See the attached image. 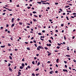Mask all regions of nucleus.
<instances>
[{
    "label": "nucleus",
    "instance_id": "nucleus-1",
    "mask_svg": "<svg viewBox=\"0 0 76 76\" xmlns=\"http://www.w3.org/2000/svg\"><path fill=\"white\" fill-rule=\"evenodd\" d=\"M40 49H44V48H43L42 46H39L37 48V50H38V51H40Z\"/></svg>",
    "mask_w": 76,
    "mask_h": 76
},
{
    "label": "nucleus",
    "instance_id": "nucleus-2",
    "mask_svg": "<svg viewBox=\"0 0 76 76\" xmlns=\"http://www.w3.org/2000/svg\"><path fill=\"white\" fill-rule=\"evenodd\" d=\"M44 36H41L40 37V39H41L42 40V41H44V39H42V38H44Z\"/></svg>",
    "mask_w": 76,
    "mask_h": 76
},
{
    "label": "nucleus",
    "instance_id": "nucleus-3",
    "mask_svg": "<svg viewBox=\"0 0 76 76\" xmlns=\"http://www.w3.org/2000/svg\"><path fill=\"white\" fill-rule=\"evenodd\" d=\"M42 4H48L49 5H50V4L48 3H42Z\"/></svg>",
    "mask_w": 76,
    "mask_h": 76
},
{
    "label": "nucleus",
    "instance_id": "nucleus-4",
    "mask_svg": "<svg viewBox=\"0 0 76 76\" xmlns=\"http://www.w3.org/2000/svg\"><path fill=\"white\" fill-rule=\"evenodd\" d=\"M47 53H48V56H50L52 54L51 53H50V52H49L48 51H47Z\"/></svg>",
    "mask_w": 76,
    "mask_h": 76
},
{
    "label": "nucleus",
    "instance_id": "nucleus-5",
    "mask_svg": "<svg viewBox=\"0 0 76 76\" xmlns=\"http://www.w3.org/2000/svg\"><path fill=\"white\" fill-rule=\"evenodd\" d=\"M14 20H15V19L14 18H13L12 19V23H13L14 22Z\"/></svg>",
    "mask_w": 76,
    "mask_h": 76
},
{
    "label": "nucleus",
    "instance_id": "nucleus-6",
    "mask_svg": "<svg viewBox=\"0 0 76 76\" xmlns=\"http://www.w3.org/2000/svg\"><path fill=\"white\" fill-rule=\"evenodd\" d=\"M21 74V73H20V72L19 71L18 72V76H20V75Z\"/></svg>",
    "mask_w": 76,
    "mask_h": 76
},
{
    "label": "nucleus",
    "instance_id": "nucleus-7",
    "mask_svg": "<svg viewBox=\"0 0 76 76\" xmlns=\"http://www.w3.org/2000/svg\"><path fill=\"white\" fill-rule=\"evenodd\" d=\"M59 60V59H56V63H58Z\"/></svg>",
    "mask_w": 76,
    "mask_h": 76
},
{
    "label": "nucleus",
    "instance_id": "nucleus-8",
    "mask_svg": "<svg viewBox=\"0 0 76 76\" xmlns=\"http://www.w3.org/2000/svg\"><path fill=\"white\" fill-rule=\"evenodd\" d=\"M70 7V6L69 5H67L65 7V8H67L68 7Z\"/></svg>",
    "mask_w": 76,
    "mask_h": 76
},
{
    "label": "nucleus",
    "instance_id": "nucleus-9",
    "mask_svg": "<svg viewBox=\"0 0 76 76\" xmlns=\"http://www.w3.org/2000/svg\"><path fill=\"white\" fill-rule=\"evenodd\" d=\"M22 67H25V64H24L23 63H22Z\"/></svg>",
    "mask_w": 76,
    "mask_h": 76
},
{
    "label": "nucleus",
    "instance_id": "nucleus-10",
    "mask_svg": "<svg viewBox=\"0 0 76 76\" xmlns=\"http://www.w3.org/2000/svg\"><path fill=\"white\" fill-rule=\"evenodd\" d=\"M15 23L12 24V25L11 27H13L15 26Z\"/></svg>",
    "mask_w": 76,
    "mask_h": 76
},
{
    "label": "nucleus",
    "instance_id": "nucleus-11",
    "mask_svg": "<svg viewBox=\"0 0 76 76\" xmlns=\"http://www.w3.org/2000/svg\"><path fill=\"white\" fill-rule=\"evenodd\" d=\"M48 41H49V42H50V43H51V44H52V42H51V40H48Z\"/></svg>",
    "mask_w": 76,
    "mask_h": 76
},
{
    "label": "nucleus",
    "instance_id": "nucleus-12",
    "mask_svg": "<svg viewBox=\"0 0 76 76\" xmlns=\"http://www.w3.org/2000/svg\"><path fill=\"white\" fill-rule=\"evenodd\" d=\"M53 71H51V72H50V74H53Z\"/></svg>",
    "mask_w": 76,
    "mask_h": 76
},
{
    "label": "nucleus",
    "instance_id": "nucleus-13",
    "mask_svg": "<svg viewBox=\"0 0 76 76\" xmlns=\"http://www.w3.org/2000/svg\"><path fill=\"white\" fill-rule=\"evenodd\" d=\"M27 68H28V69H31V66H28L27 67Z\"/></svg>",
    "mask_w": 76,
    "mask_h": 76
},
{
    "label": "nucleus",
    "instance_id": "nucleus-14",
    "mask_svg": "<svg viewBox=\"0 0 76 76\" xmlns=\"http://www.w3.org/2000/svg\"><path fill=\"white\" fill-rule=\"evenodd\" d=\"M33 20L34 22H36V21H37V20H36V19H33Z\"/></svg>",
    "mask_w": 76,
    "mask_h": 76
},
{
    "label": "nucleus",
    "instance_id": "nucleus-15",
    "mask_svg": "<svg viewBox=\"0 0 76 76\" xmlns=\"http://www.w3.org/2000/svg\"><path fill=\"white\" fill-rule=\"evenodd\" d=\"M23 66H20V69H23Z\"/></svg>",
    "mask_w": 76,
    "mask_h": 76
},
{
    "label": "nucleus",
    "instance_id": "nucleus-16",
    "mask_svg": "<svg viewBox=\"0 0 76 76\" xmlns=\"http://www.w3.org/2000/svg\"><path fill=\"white\" fill-rule=\"evenodd\" d=\"M1 48H4V47H5V45H4V46H1Z\"/></svg>",
    "mask_w": 76,
    "mask_h": 76
},
{
    "label": "nucleus",
    "instance_id": "nucleus-17",
    "mask_svg": "<svg viewBox=\"0 0 76 76\" xmlns=\"http://www.w3.org/2000/svg\"><path fill=\"white\" fill-rule=\"evenodd\" d=\"M59 48H60V46H57L56 47L57 49H59Z\"/></svg>",
    "mask_w": 76,
    "mask_h": 76
},
{
    "label": "nucleus",
    "instance_id": "nucleus-18",
    "mask_svg": "<svg viewBox=\"0 0 76 76\" xmlns=\"http://www.w3.org/2000/svg\"><path fill=\"white\" fill-rule=\"evenodd\" d=\"M38 34L39 35H42V34L41 33H38Z\"/></svg>",
    "mask_w": 76,
    "mask_h": 76
},
{
    "label": "nucleus",
    "instance_id": "nucleus-19",
    "mask_svg": "<svg viewBox=\"0 0 76 76\" xmlns=\"http://www.w3.org/2000/svg\"><path fill=\"white\" fill-rule=\"evenodd\" d=\"M39 64H40V63L39 62L37 64V66H39Z\"/></svg>",
    "mask_w": 76,
    "mask_h": 76
},
{
    "label": "nucleus",
    "instance_id": "nucleus-20",
    "mask_svg": "<svg viewBox=\"0 0 76 76\" xmlns=\"http://www.w3.org/2000/svg\"><path fill=\"white\" fill-rule=\"evenodd\" d=\"M66 19L67 20H69V18H68V17L67 16H66Z\"/></svg>",
    "mask_w": 76,
    "mask_h": 76
},
{
    "label": "nucleus",
    "instance_id": "nucleus-21",
    "mask_svg": "<svg viewBox=\"0 0 76 76\" xmlns=\"http://www.w3.org/2000/svg\"><path fill=\"white\" fill-rule=\"evenodd\" d=\"M66 57H70V56L68 55H66Z\"/></svg>",
    "mask_w": 76,
    "mask_h": 76
},
{
    "label": "nucleus",
    "instance_id": "nucleus-22",
    "mask_svg": "<svg viewBox=\"0 0 76 76\" xmlns=\"http://www.w3.org/2000/svg\"><path fill=\"white\" fill-rule=\"evenodd\" d=\"M27 49L28 50H30V48H27Z\"/></svg>",
    "mask_w": 76,
    "mask_h": 76
},
{
    "label": "nucleus",
    "instance_id": "nucleus-23",
    "mask_svg": "<svg viewBox=\"0 0 76 76\" xmlns=\"http://www.w3.org/2000/svg\"><path fill=\"white\" fill-rule=\"evenodd\" d=\"M32 64H35V62H34V61H33L32 62Z\"/></svg>",
    "mask_w": 76,
    "mask_h": 76
},
{
    "label": "nucleus",
    "instance_id": "nucleus-24",
    "mask_svg": "<svg viewBox=\"0 0 76 76\" xmlns=\"http://www.w3.org/2000/svg\"><path fill=\"white\" fill-rule=\"evenodd\" d=\"M33 13H34V14H35V13H37V12H36L33 11Z\"/></svg>",
    "mask_w": 76,
    "mask_h": 76
},
{
    "label": "nucleus",
    "instance_id": "nucleus-25",
    "mask_svg": "<svg viewBox=\"0 0 76 76\" xmlns=\"http://www.w3.org/2000/svg\"><path fill=\"white\" fill-rule=\"evenodd\" d=\"M32 75L33 76H35V75L34 73H33L32 74Z\"/></svg>",
    "mask_w": 76,
    "mask_h": 76
},
{
    "label": "nucleus",
    "instance_id": "nucleus-26",
    "mask_svg": "<svg viewBox=\"0 0 76 76\" xmlns=\"http://www.w3.org/2000/svg\"><path fill=\"white\" fill-rule=\"evenodd\" d=\"M25 59V58H23L22 60V61H25V60H24Z\"/></svg>",
    "mask_w": 76,
    "mask_h": 76
},
{
    "label": "nucleus",
    "instance_id": "nucleus-27",
    "mask_svg": "<svg viewBox=\"0 0 76 76\" xmlns=\"http://www.w3.org/2000/svg\"><path fill=\"white\" fill-rule=\"evenodd\" d=\"M37 3L39 4H41V2H37Z\"/></svg>",
    "mask_w": 76,
    "mask_h": 76
},
{
    "label": "nucleus",
    "instance_id": "nucleus-28",
    "mask_svg": "<svg viewBox=\"0 0 76 76\" xmlns=\"http://www.w3.org/2000/svg\"><path fill=\"white\" fill-rule=\"evenodd\" d=\"M44 48L45 49V50H48V48L47 47H45Z\"/></svg>",
    "mask_w": 76,
    "mask_h": 76
},
{
    "label": "nucleus",
    "instance_id": "nucleus-29",
    "mask_svg": "<svg viewBox=\"0 0 76 76\" xmlns=\"http://www.w3.org/2000/svg\"><path fill=\"white\" fill-rule=\"evenodd\" d=\"M10 60H12V56H10Z\"/></svg>",
    "mask_w": 76,
    "mask_h": 76
},
{
    "label": "nucleus",
    "instance_id": "nucleus-30",
    "mask_svg": "<svg viewBox=\"0 0 76 76\" xmlns=\"http://www.w3.org/2000/svg\"><path fill=\"white\" fill-rule=\"evenodd\" d=\"M10 71L11 72H12L13 70H12V69L10 68Z\"/></svg>",
    "mask_w": 76,
    "mask_h": 76
},
{
    "label": "nucleus",
    "instance_id": "nucleus-31",
    "mask_svg": "<svg viewBox=\"0 0 76 76\" xmlns=\"http://www.w3.org/2000/svg\"><path fill=\"white\" fill-rule=\"evenodd\" d=\"M20 20V19L19 18L17 19V20H18V22H19V21Z\"/></svg>",
    "mask_w": 76,
    "mask_h": 76
},
{
    "label": "nucleus",
    "instance_id": "nucleus-32",
    "mask_svg": "<svg viewBox=\"0 0 76 76\" xmlns=\"http://www.w3.org/2000/svg\"><path fill=\"white\" fill-rule=\"evenodd\" d=\"M39 70V68H37L35 70V71H38Z\"/></svg>",
    "mask_w": 76,
    "mask_h": 76
},
{
    "label": "nucleus",
    "instance_id": "nucleus-33",
    "mask_svg": "<svg viewBox=\"0 0 76 76\" xmlns=\"http://www.w3.org/2000/svg\"><path fill=\"white\" fill-rule=\"evenodd\" d=\"M34 16H35L36 18H37L38 17V16L37 15H34Z\"/></svg>",
    "mask_w": 76,
    "mask_h": 76
},
{
    "label": "nucleus",
    "instance_id": "nucleus-34",
    "mask_svg": "<svg viewBox=\"0 0 76 76\" xmlns=\"http://www.w3.org/2000/svg\"><path fill=\"white\" fill-rule=\"evenodd\" d=\"M34 45L36 47H37V44H34Z\"/></svg>",
    "mask_w": 76,
    "mask_h": 76
},
{
    "label": "nucleus",
    "instance_id": "nucleus-35",
    "mask_svg": "<svg viewBox=\"0 0 76 76\" xmlns=\"http://www.w3.org/2000/svg\"><path fill=\"white\" fill-rule=\"evenodd\" d=\"M57 44L58 45V46H60V45H61V44H60L59 43H58Z\"/></svg>",
    "mask_w": 76,
    "mask_h": 76
},
{
    "label": "nucleus",
    "instance_id": "nucleus-36",
    "mask_svg": "<svg viewBox=\"0 0 76 76\" xmlns=\"http://www.w3.org/2000/svg\"><path fill=\"white\" fill-rule=\"evenodd\" d=\"M64 39H65H65H66V36H64Z\"/></svg>",
    "mask_w": 76,
    "mask_h": 76
},
{
    "label": "nucleus",
    "instance_id": "nucleus-37",
    "mask_svg": "<svg viewBox=\"0 0 76 76\" xmlns=\"http://www.w3.org/2000/svg\"><path fill=\"white\" fill-rule=\"evenodd\" d=\"M55 4L56 5H57V4H58V3H55Z\"/></svg>",
    "mask_w": 76,
    "mask_h": 76
},
{
    "label": "nucleus",
    "instance_id": "nucleus-38",
    "mask_svg": "<svg viewBox=\"0 0 76 76\" xmlns=\"http://www.w3.org/2000/svg\"><path fill=\"white\" fill-rule=\"evenodd\" d=\"M65 68H67V65H65Z\"/></svg>",
    "mask_w": 76,
    "mask_h": 76
},
{
    "label": "nucleus",
    "instance_id": "nucleus-39",
    "mask_svg": "<svg viewBox=\"0 0 76 76\" xmlns=\"http://www.w3.org/2000/svg\"><path fill=\"white\" fill-rule=\"evenodd\" d=\"M66 69H63V71H64V72H66Z\"/></svg>",
    "mask_w": 76,
    "mask_h": 76
},
{
    "label": "nucleus",
    "instance_id": "nucleus-40",
    "mask_svg": "<svg viewBox=\"0 0 76 76\" xmlns=\"http://www.w3.org/2000/svg\"><path fill=\"white\" fill-rule=\"evenodd\" d=\"M31 7H28L27 9H30V8H31Z\"/></svg>",
    "mask_w": 76,
    "mask_h": 76
},
{
    "label": "nucleus",
    "instance_id": "nucleus-41",
    "mask_svg": "<svg viewBox=\"0 0 76 76\" xmlns=\"http://www.w3.org/2000/svg\"><path fill=\"white\" fill-rule=\"evenodd\" d=\"M33 42L34 43H36L37 42H36V41L35 40H34Z\"/></svg>",
    "mask_w": 76,
    "mask_h": 76
},
{
    "label": "nucleus",
    "instance_id": "nucleus-42",
    "mask_svg": "<svg viewBox=\"0 0 76 76\" xmlns=\"http://www.w3.org/2000/svg\"><path fill=\"white\" fill-rule=\"evenodd\" d=\"M55 73H58V71H56L55 72Z\"/></svg>",
    "mask_w": 76,
    "mask_h": 76
},
{
    "label": "nucleus",
    "instance_id": "nucleus-43",
    "mask_svg": "<svg viewBox=\"0 0 76 76\" xmlns=\"http://www.w3.org/2000/svg\"><path fill=\"white\" fill-rule=\"evenodd\" d=\"M59 10H60V11H61V12H63V10L61 9H60Z\"/></svg>",
    "mask_w": 76,
    "mask_h": 76
},
{
    "label": "nucleus",
    "instance_id": "nucleus-44",
    "mask_svg": "<svg viewBox=\"0 0 76 76\" xmlns=\"http://www.w3.org/2000/svg\"><path fill=\"white\" fill-rule=\"evenodd\" d=\"M37 58L36 57H35L34 58V60H36V59H37Z\"/></svg>",
    "mask_w": 76,
    "mask_h": 76
},
{
    "label": "nucleus",
    "instance_id": "nucleus-45",
    "mask_svg": "<svg viewBox=\"0 0 76 76\" xmlns=\"http://www.w3.org/2000/svg\"><path fill=\"white\" fill-rule=\"evenodd\" d=\"M64 26V24H62L61 25V26Z\"/></svg>",
    "mask_w": 76,
    "mask_h": 76
},
{
    "label": "nucleus",
    "instance_id": "nucleus-46",
    "mask_svg": "<svg viewBox=\"0 0 76 76\" xmlns=\"http://www.w3.org/2000/svg\"><path fill=\"white\" fill-rule=\"evenodd\" d=\"M50 38L51 39H52L53 40V37H50Z\"/></svg>",
    "mask_w": 76,
    "mask_h": 76
},
{
    "label": "nucleus",
    "instance_id": "nucleus-47",
    "mask_svg": "<svg viewBox=\"0 0 76 76\" xmlns=\"http://www.w3.org/2000/svg\"><path fill=\"white\" fill-rule=\"evenodd\" d=\"M36 76H38L39 75V73H38H38L36 74Z\"/></svg>",
    "mask_w": 76,
    "mask_h": 76
},
{
    "label": "nucleus",
    "instance_id": "nucleus-48",
    "mask_svg": "<svg viewBox=\"0 0 76 76\" xmlns=\"http://www.w3.org/2000/svg\"><path fill=\"white\" fill-rule=\"evenodd\" d=\"M55 32H58V30H56L55 31Z\"/></svg>",
    "mask_w": 76,
    "mask_h": 76
},
{
    "label": "nucleus",
    "instance_id": "nucleus-49",
    "mask_svg": "<svg viewBox=\"0 0 76 76\" xmlns=\"http://www.w3.org/2000/svg\"><path fill=\"white\" fill-rule=\"evenodd\" d=\"M71 18H73V19H74V18H75V17H74L72 16H71Z\"/></svg>",
    "mask_w": 76,
    "mask_h": 76
},
{
    "label": "nucleus",
    "instance_id": "nucleus-50",
    "mask_svg": "<svg viewBox=\"0 0 76 76\" xmlns=\"http://www.w3.org/2000/svg\"><path fill=\"white\" fill-rule=\"evenodd\" d=\"M31 31H34V29H33V28H31Z\"/></svg>",
    "mask_w": 76,
    "mask_h": 76
},
{
    "label": "nucleus",
    "instance_id": "nucleus-51",
    "mask_svg": "<svg viewBox=\"0 0 76 76\" xmlns=\"http://www.w3.org/2000/svg\"><path fill=\"white\" fill-rule=\"evenodd\" d=\"M19 24H20V25H22V23H21V22H20Z\"/></svg>",
    "mask_w": 76,
    "mask_h": 76
},
{
    "label": "nucleus",
    "instance_id": "nucleus-52",
    "mask_svg": "<svg viewBox=\"0 0 76 76\" xmlns=\"http://www.w3.org/2000/svg\"><path fill=\"white\" fill-rule=\"evenodd\" d=\"M75 36H73L72 37V39H75Z\"/></svg>",
    "mask_w": 76,
    "mask_h": 76
},
{
    "label": "nucleus",
    "instance_id": "nucleus-53",
    "mask_svg": "<svg viewBox=\"0 0 76 76\" xmlns=\"http://www.w3.org/2000/svg\"><path fill=\"white\" fill-rule=\"evenodd\" d=\"M39 54H37L36 55V56H37V57H38V56H39Z\"/></svg>",
    "mask_w": 76,
    "mask_h": 76
},
{
    "label": "nucleus",
    "instance_id": "nucleus-54",
    "mask_svg": "<svg viewBox=\"0 0 76 76\" xmlns=\"http://www.w3.org/2000/svg\"><path fill=\"white\" fill-rule=\"evenodd\" d=\"M73 15H76V13H74L73 14Z\"/></svg>",
    "mask_w": 76,
    "mask_h": 76
},
{
    "label": "nucleus",
    "instance_id": "nucleus-55",
    "mask_svg": "<svg viewBox=\"0 0 76 76\" xmlns=\"http://www.w3.org/2000/svg\"><path fill=\"white\" fill-rule=\"evenodd\" d=\"M45 30H43L42 31V32H43V33H44V32H45Z\"/></svg>",
    "mask_w": 76,
    "mask_h": 76
},
{
    "label": "nucleus",
    "instance_id": "nucleus-56",
    "mask_svg": "<svg viewBox=\"0 0 76 76\" xmlns=\"http://www.w3.org/2000/svg\"><path fill=\"white\" fill-rule=\"evenodd\" d=\"M51 44H49V47H51Z\"/></svg>",
    "mask_w": 76,
    "mask_h": 76
},
{
    "label": "nucleus",
    "instance_id": "nucleus-57",
    "mask_svg": "<svg viewBox=\"0 0 76 76\" xmlns=\"http://www.w3.org/2000/svg\"><path fill=\"white\" fill-rule=\"evenodd\" d=\"M10 39L12 41H13V38H12V37Z\"/></svg>",
    "mask_w": 76,
    "mask_h": 76
},
{
    "label": "nucleus",
    "instance_id": "nucleus-58",
    "mask_svg": "<svg viewBox=\"0 0 76 76\" xmlns=\"http://www.w3.org/2000/svg\"><path fill=\"white\" fill-rule=\"evenodd\" d=\"M64 63H65L66 64V63H67V61H64Z\"/></svg>",
    "mask_w": 76,
    "mask_h": 76
},
{
    "label": "nucleus",
    "instance_id": "nucleus-59",
    "mask_svg": "<svg viewBox=\"0 0 76 76\" xmlns=\"http://www.w3.org/2000/svg\"><path fill=\"white\" fill-rule=\"evenodd\" d=\"M56 66L57 67H58V65H57V64H56Z\"/></svg>",
    "mask_w": 76,
    "mask_h": 76
},
{
    "label": "nucleus",
    "instance_id": "nucleus-60",
    "mask_svg": "<svg viewBox=\"0 0 76 76\" xmlns=\"http://www.w3.org/2000/svg\"><path fill=\"white\" fill-rule=\"evenodd\" d=\"M34 37H32L31 38V39L32 40V39H34Z\"/></svg>",
    "mask_w": 76,
    "mask_h": 76
},
{
    "label": "nucleus",
    "instance_id": "nucleus-61",
    "mask_svg": "<svg viewBox=\"0 0 76 76\" xmlns=\"http://www.w3.org/2000/svg\"><path fill=\"white\" fill-rule=\"evenodd\" d=\"M27 28H30V27L29 26H27Z\"/></svg>",
    "mask_w": 76,
    "mask_h": 76
},
{
    "label": "nucleus",
    "instance_id": "nucleus-62",
    "mask_svg": "<svg viewBox=\"0 0 76 76\" xmlns=\"http://www.w3.org/2000/svg\"><path fill=\"white\" fill-rule=\"evenodd\" d=\"M8 26H9V25L8 24H6V27H8Z\"/></svg>",
    "mask_w": 76,
    "mask_h": 76
},
{
    "label": "nucleus",
    "instance_id": "nucleus-63",
    "mask_svg": "<svg viewBox=\"0 0 76 76\" xmlns=\"http://www.w3.org/2000/svg\"><path fill=\"white\" fill-rule=\"evenodd\" d=\"M16 69V66L15 67L14 69Z\"/></svg>",
    "mask_w": 76,
    "mask_h": 76
},
{
    "label": "nucleus",
    "instance_id": "nucleus-64",
    "mask_svg": "<svg viewBox=\"0 0 76 76\" xmlns=\"http://www.w3.org/2000/svg\"><path fill=\"white\" fill-rule=\"evenodd\" d=\"M30 15L31 16H32V14L31 13H30Z\"/></svg>",
    "mask_w": 76,
    "mask_h": 76
}]
</instances>
